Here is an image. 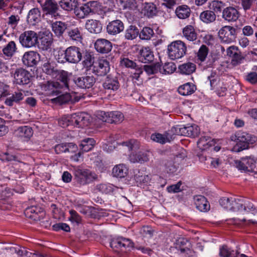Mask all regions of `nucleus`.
<instances>
[{"mask_svg":"<svg viewBox=\"0 0 257 257\" xmlns=\"http://www.w3.org/2000/svg\"><path fill=\"white\" fill-rule=\"evenodd\" d=\"M58 79L60 82L52 81L48 83L47 87L51 91L50 94L53 95L60 94L61 93L59 90L60 89H67L69 88V78L67 72L61 71Z\"/></svg>","mask_w":257,"mask_h":257,"instance_id":"1","label":"nucleus"},{"mask_svg":"<svg viewBox=\"0 0 257 257\" xmlns=\"http://www.w3.org/2000/svg\"><path fill=\"white\" fill-rule=\"evenodd\" d=\"M168 55L171 60H177L183 57L187 52L186 44L180 40L172 42L168 46Z\"/></svg>","mask_w":257,"mask_h":257,"instance_id":"2","label":"nucleus"},{"mask_svg":"<svg viewBox=\"0 0 257 257\" xmlns=\"http://www.w3.org/2000/svg\"><path fill=\"white\" fill-rule=\"evenodd\" d=\"M237 144L234 148V151L240 152L248 149L249 144H252L256 141V138L246 132H238L235 135Z\"/></svg>","mask_w":257,"mask_h":257,"instance_id":"3","label":"nucleus"},{"mask_svg":"<svg viewBox=\"0 0 257 257\" xmlns=\"http://www.w3.org/2000/svg\"><path fill=\"white\" fill-rule=\"evenodd\" d=\"M89 116L84 112L75 113L65 119L66 126L74 125L77 127H83L88 125Z\"/></svg>","mask_w":257,"mask_h":257,"instance_id":"4","label":"nucleus"},{"mask_svg":"<svg viewBox=\"0 0 257 257\" xmlns=\"http://www.w3.org/2000/svg\"><path fill=\"white\" fill-rule=\"evenodd\" d=\"M74 179L81 185L90 183L95 179V174L89 170L77 168L74 172Z\"/></svg>","mask_w":257,"mask_h":257,"instance_id":"5","label":"nucleus"},{"mask_svg":"<svg viewBox=\"0 0 257 257\" xmlns=\"http://www.w3.org/2000/svg\"><path fill=\"white\" fill-rule=\"evenodd\" d=\"M236 29L230 26L222 27L218 32L220 41L226 44L233 42L236 38Z\"/></svg>","mask_w":257,"mask_h":257,"instance_id":"6","label":"nucleus"},{"mask_svg":"<svg viewBox=\"0 0 257 257\" xmlns=\"http://www.w3.org/2000/svg\"><path fill=\"white\" fill-rule=\"evenodd\" d=\"M64 59L71 63H77L82 59V50L76 46H70L65 51Z\"/></svg>","mask_w":257,"mask_h":257,"instance_id":"7","label":"nucleus"},{"mask_svg":"<svg viewBox=\"0 0 257 257\" xmlns=\"http://www.w3.org/2000/svg\"><path fill=\"white\" fill-rule=\"evenodd\" d=\"M98 118L103 122L110 123H120L123 120V115L121 112L118 111L105 112L100 111L98 114Z\"/></svg>","mask_w":257,"mask_h":257,"instance_id":"8","label":"nucleus"},{"mask_svg":"<svg viewBox=\"0 0 257 257\" xmlns=\"http://www.w3.org/2000/svg\"><path fill=\"white\" fill-rule=\"evenodd\" d=\"M19 40L23 47L30 48L35 46L37 43L38 36L34 31H27L20 35Z\"/></svg>","mask_w":257,"mask_h":257,"instance_id":"9","label":"nucleus"},{"mask_svg":"<svg viewBox=\"0 0 257 257\" xmlns=\"http://www.w3.org/2000/svg\"><path fill=\"white\" fill-rule=\"evenodd\" d=\"M42 9L46 15L52 18L57 19L61 16L58 4L52 0L46 1L42 5Z\"/></svg>","mask_w":257,"mask_h":257,"instance_id":"10","label":"nucleus"},{"mask_svg":"<svg viewBox=\"0 0 257 257\" xmlns=\"http://www.w3.org/2000/svg\"><path fill=\"white\" fill-rule=\"evenodd\" d=\"M91 67L92 72L98 76L105 75L110 69L109 62L104 59L94 62Z\"/></svg>","mask_w":257,"mask_h":257,"instance_id":"11","label":"nucleus"},{"mask_svg":"<svg viewBox=\"0 0 257 257\" xmlns=\"http://www.w3.org/2000/svg\"><path fill=\"white\" fill-rule=\"evenodd\" d=\"M11 74L14 78V83L17 84H27L30 82V74L23 68H18L14 72L12 71Z\"/></svg>","mask_w":257,"mask_h":257,"instance_id":"12","label":"nucleus"},{"mask_svg":"<svg viewBox=\"0 0 257 257\" xmlns=\"http://www.w3.org/2000/svg\"><path fill=\"white\" fill-rule=\"evenodd\" d=\"M175 133L177 135L188 137L197 136L199 133V128L196 124L187 126H177L174 128Z\"/></svg>","mask_w":257,"mask_h":257,"instance_id":"13","label":"nucleus"},{"mask_svg":"<svg viewBox=\"0 0 257 257\" xmlns=\"http://www.w3.org/2000/svg\"><path fill=\"white\" fill-rule=\"evenodd\" d=\"M112 248L120 249L122 251H129L133 247V243L129 239L119 237L113 239L110 242Z\"/></svg>","mask_w":257,"mask_h":257,"instance_id":"14","label":"nucleus"},{"mask_svg":"<svg viewBox=\"0 0 257 257\" xmlns=\"http://www.w3.org/2000/svg\"><path fill=\"white\" fill-rule=\"evenodd\" d=\"M74 82L80 88H89L94 85L95 82V78L93 76H82L75 77Z\"/></svg>","mask_w":257,"mask_h":257,"instance_id":"15","label":"nucleus"},{"mask_svg":"<svg viewBox=\"0 0 257 257\" xmlns=\"http://www.w3.org/2000/svg\"><path fill=\"white\" fill-rule=\"evenodd\" d=\"M94 3L93 2H90L80 7H77L76 5L74 9V13L75 16L79 19L85 18L90 13L93 12L90 7Z\"/></svg>","mask_w":257,"mask_h":257,"instance_id":"16","label":"nucleus"},{"mask_svg":"<svg viewBox=\"0 0 257 257\" xmlns=\"http://www.w3.org/2000/svg\"><path fill=\"white\" fill-rule=\"evenodd\" d=\"M39 60V54L35 51L26 52L22 58L24 64L28 67H32L35 65Z\"/></svg>","mask_w":257,"mask_h":257,"instance_id":"17","label":"nucleus"},{"mask_svg":"<svg viewBox=\"0 0 257 257\" xmlns=\"http://www.w3.org/2000/svg\"><path fill=\"white\" fill-rule=\"evenodd\" d=\"M40 48L43 50H48L50 48L53 42L52 34L48 31L42 32L40 35Z\"/></svg>","mask_w":257,"mask_h":257,"instance_id":"18","label":"nucleus"},{"mask_svg":"<svg viewBox=\"0 0 257 257\" xmlns=\"http://www.w3.org/2000/svg\"><path fill=\"white\" fill-rule=\"evenodd\" d=\"M150 154L149 152L142 151L133 153L130 155L129 159L132 163L143 164L149 160Z\"/></svg>","mask_w":257,"mask_h":257,"instance_id":"19","label":"nucleus"},{"mask_svg":"<svg viewBox=\"0 0 257 257\" xmlns=\"http://www.w3.org/2000/svg\"><path fill=\"white\" fill-rule=\"evenodd\" d=\"M94 46L96 51L102 53H107L110 52L112 49L111 42L104 39L97 40Z\"/></svg>","mask_w":257,"mask_h":257,"instance_id":"20","label":"nucleus"},{"mask_svg":"<svg viewBox=\"0 0 257 257\" xmlns=\"http://www.w3.org/2000/svg\"><path fill=\"white\" fill-rule=\"evenodd\" d=\"M123 29V24L118 20L109 22L106 27L107 32L111 35H116L122 31Z\"/></svg>","mask_w":257,"mask_h":257,"instance_id":"21","label":"nucleus"},{"mask_svg":"<svg viewBox=\"0 0 257 257\" xmlns=\"http://www.w3.org/2000/svg\"><path fill=\"white\" fill-rule=\"evenodd\" d=\"M239 17L238 11L234 7H228L223 10L222 18L228 22L235 21Z\"/></svg>","mask_w":257,"mask_h":257,"instance_id":"22","label":"nucleus"},{"mask_svg":"<svg viewBox=\"0 0 257 257\" xmlns=\"http://www.w3.org/2000/svg\"><path fill=\"white\" fill-rule=\"evenodd\" d=\"M138 59L142 63H150L153 61L154 55L149 47H144L140 51Z\"/></svg>","mask_w":257,"mask_h":257,"instance_id":"23","label":"nucleus"},{"mask_svg":"<svg viewBox=\"0 0 257 257\" xmlns=\"http://www.w3.org/2000/svg\"><path fill=\"white\" fill-rule=\"evenodd\" d=\"M103 86L105 89L114 91L119 89L120 84L116 77L109 75L106 77L103 84Z\"/></svg>","mask_w":257,"mask_h":257,"instance_id":"24","label":"nucleus"},{"mask_svg":"<svg viewBox=\"0 0 257 257\" xmlns=\"http://www.w3.org/2000/svg\"><path fill=\"white\" fill-rule=\"evenodd\" d=\"M25 97V94L22 90L15 91L10 96L7 97L5 101V104L9 106H12L14 103H19Z\"/></svg>","mask_w":257,"mask_h":257,"instance_id":"25","label":"nucleus"},{"mask_svg":"<svg viewBox=\"0 0 257 257\" xmlns=\"http://www.w3.org/2000/svg\"><path fill=\"white\" fill-rule=\"evenodd\" d=\"M196 208L200 211H207L210 209V205L205 197L202 195H196L194 197Z\"/></svg>","mask_w":257,"mask_h":257,"instance_id":"26","label":"nucleus"},{"mask_svg":"<svg viewBox=\"0 0 257 257\" xmlns=\"http://www.w3.org/2000/svg\"><path fill=\"white\" fill-rule=\"evenodd\" d=\"M33 131L31 127L27 125L20 126L15 131L16 136L29 140L33 136Z\"/></svg>","mask_w":257,"mask_h":257,"instance_id":"27","label":"nucleus"},{"mask_svg":"<svg viewBox=\"0 0 257 257\" xmlns=\"http://www.w3.org/2000/svg\"><path fill=\"white\" fill-rule=\"evenodd\" d=\"M128 173V168L123 164L115 165L112 169V173L113 176L117 178H124Z\"/></svg>","mask_w":257,"mask_h":257,"instance_id":"28","label":"nucleus"},{"mask_svg":"<svg viewBox=\"0 0 257 257\" xmlns=\"http://www.w3.org/2000/svg\"><path fill=\"white\" fill-rule=\"evenodd\" d=\"M85 28L91 33H99L102 30V26L98 21L88 20L85 24Z\"/></svg>","mask_w":257,"mask_h":257,"instance_id":"29","label":"nucleus"},{"mask_svg":"<svg viewBox=\"0 0 257 257\" xmlns=\"http://www.w3.org/2000/svg\"><path fill=\"white\" fill-rule=\"evenodd\" d=\"M215 144V140L208 137H202L197 142L198 148L202 151L207 150Z\"/></svg>","mask_w":257,"mask_h":257,"instance_id":"30","label":"nucleus"},{"mask_svg":"<svg viewBox=\"0 0 257 257\" xmlns=\"http://www.w3.org/2000/svg\"><path fill=\"white\" fill-rule=\"evenodd\" d=\"M142 13L148 17H152L157 13V8L152 3H145L143 4Z\"/></svg>","mask_w":257,"mask_h":257,"instance_id":"31","label":"nucleus"},{"mask_svg":"<svg viewBox=\"0 0 257 257\" xmlns=\"http://www.w3.org/2000/svg\"><path fill=\"white\" fill-rule=\"evenodd\" d=\"M41 19V12L39 9L34 8L31 10L27 16V21L32 25L39 22Z\"/></svg>","mask_w":257,"mask_h":257,"instance_id":"32","label":"nucleus"},{"mask_svg":"<svg viewBox=\"0 0 257 257\" xmlns=\"http://www.w3.org/2000/svg\"><path fill=\"white\" fill-rule=\"evenodd\" d=\"M216 18V16L214 12L210 10L204 11L200 15L201 21L206 24H209L214 22Z\"/></svg>","mask_w":257,"mask_h":257,"instance_id":"33","label":"nucleus"},{"mask_svg":"<svg viewBox=\"0 0 257 257\" xmlns=\"http://www.w3.org/2000/svg\"><path fill=\"white\" fill-rule=\"evenodd\" d=\"M51 27L53 32L57 36H62L64 31L68 29L66 24L61 21H57L52 23Z\"/></svg>","mask_w":257,"mask_h":257,"instance_id":"34","label":"nucleus"},{"mask_svg":"<svg viewBox=\"0 0 257 257\" xmlns=\"http://www.w3.org/2000/svg\"><path fill=\"white\" fill-rule=\"evenodd\" d=\"M178 69L181 73L185 75H190L196 70V65L191 62H188L180 65Z\"/></svg>","mask_w":257,"mask_h":257,"instance_id":"35","label":"nucleus"},{"mask_svg":"<svg viewBox=\"0 0 257 257\" xmlns=\"http://www.w3.org/2000/svg\"><path fill=\"white\" fill-rule=\"evenodd\" d=\"M196 87L192 83H187L180 86L178 89V92L182 95H189L192 94L195 90Z\"/></svg>","mask_w":257,"mask_h":257,"instance_id":"36","label":"nucleus"},{"mask_svg":"<svg viewBox=\"0 0 257 257\" xmlns=\"http://www.w3.org/2000/svg\"><path fill=\"white\" fill-rule=\"evenodd\" d=\"M67 33L70 39L72 40L80 41L82 39V34L79 28H68Z\"/></svg>","mask_w":257,"mask_h":257,"instance_id":"37","label":"nucleus"},{"mask_svg":"<svg viewBox=\"0 0 257 257\" xmlns=\"http://www.w3.org/2000/svg\"><path fill=\"white\" fill-rule=\"evenodd\" d=\"M16 43L13 41H10L3 49L4 54L9 57H11L17 51Z\"/></svg>","mask_w":257,"mask_h":257,"instance_id":"38","label":"nucleus"},{"mask_svg":"<svg viewBox=\"0 0 257 257\" xmlns=\"http://www.w3.org/2000/svg\"><path fill=\"white\" fill-rule=\"evenodd\" d=\"M183 36L189 41H193L197 39V34L191 25L186 26L183 31Z\"/></svg>","mask_w":257,"mask_h":257,"instance_id":"39","label":"nucleus"},{"mask_svg":"<svg viewBox=\"0 0 257 257\" xmlns=\"http://www.w3.org/2000/svg\"><path fill=\"white\" fill-rule=\"evenodd\" d=\"M175 12L179 18L184 19L190 16V9L188 6L184 5L178 7Z\"/></svg>","mask_w":257,"mask_h":257,"instance_id":"40","label":"nucleus"},{"mask_svg":"<svg viewBox=\"0 0 257 257\" xmlns=\"http://www.w3.org/2000/svg\"><path fill=\"white\" fill-rule=\"evenodd\" d=\"M60 7L64 10L70 11L73 10L77 5V0H61L59 2Z\"/></svg>","mask_w":257,"mask_h":257,"instance_id":"41","label":"nucleus"},{"mask_svg":"<svg viewBox=\"0 0 257 257\" xmlns=\"http://www.w3.org/2000/svg\"><path fill=\"white\" fill-rule=\"evenodd\" d=\"M95 141L92 138H86L81 141L80 146L83 151H90L95 145Z\"/></svg>","mask_w":257,"mask_h":257,"instance_id":"42","label":"nucleus"},{"mask_svg":"<svg viewBox=\"0 0 257 257\" xmlns=\"http://www.w3.org/2000/svg\"><path fill=\"white\" fill-rule=\"evenodd\" d=\"M160 72L164 74H170L173 73L176 69L175 64L173 62L166 63L161 67L159 68Z\"/></svg>","mask_w":257,"mask_h":257,"instance_id":"43","label":"nucleus"},{"mask_svg":"<svg viewBox=\"0 0 257 257\" xmlns=\"http://www.w3.org/2000/svg\"><path fill=\"white\" fill-rule=\"evenodd\" d=\"M178 244L182 246L180 248L181 253L183 254L186 253L187 254L192 253V251L190 249L191 244L187 239L180 238L178 240Z\"/></svg>","mask_w":257,"mask_h":257,"instance_id":"44","label":"nucleus"},{"mask_svg":"<svg viewBox=\"0 0 257 257\" xmlns=\"http://www.w3.org/2000/svg\"><path fill=\"white\" fill-rule=\"evenodd\" d=\"M139 34V30L134 26H131L125 31V38L128 40L135 39Z\"/></svg>","mask_w":257,"mask_h":257,"instance_id":"45","label":"nucleus"},{"mask_svg":"<svg viewBox=\"0 0 257 257\" xmlns=\"http://www.w3.org/2000/svg\"><path fill=\"white\" fill-rule=\"evenodd\" d=\"M245 163L248 168V172H257V166L255 163V159L252 157H246Z\"/></svg>","mask_w":257,"mask_h":257,"instance_id":"46","label":"nucleus"},{"mask_svg":"<svg viewBox=\"0 0 257 257\" xmlns=\"http://www.w3.org/2000/svg\"><path fill=\"white\" fill-rule=\"evenodd\" d=\"M154 34L152 29L150 27H145L140 33V38L142 40H150Z\"/></svg>","mask_w":257,"mask_h":257,"instance_id":"47","label":"nucleus"},{"mask_svg":"<svg viewBox=\"0 0 257 257\" xmlns=\"http://www.w3.org/2000/svg\"><path fill=\"white\" fill-rule=\"evenodd\" d=\"M135 179L137 183L140 184H145L149 182L151 178L149 175L143 174L142 173L139 172L135 174Z\"/></svg>","mask_w":257,"mask_h":257,"instance_id":"48","label":"nucleus"},{"mask_svg":"<svg viewBox=\"0 0 257 257\" xmlns=\"http://www.w3.org/2000/svg\"><path fill=\"white\" fill-rule=\"evenodd\" d=\"M236 255H234L233 251L231 250L226 245H223L220 248L219 255L221 257H235L238 252H236Z\"/></svg>","mask_w":257,"mask_h":257,"instance_id":"49","label":"nucleus"},{"mask_svg":"<svg viewBox=\"0 0 257 257\" xmlns=\"http://www.w3.org/2000/svg\"><path fill=\"white\" fill-rule=\"evenodd\" d=\"M232 200H233V197H223L220 199L219 203L220 205L224 208L228 210L232 211V206H231V204L232 203Z\"/></svg>","mask_w":257,"mask_h":257,"instance_id":"50","label":"nucleus"},{"mask_svg":"<svg viewBox=\"0 0 257 257\" xmlns=\"http://www.w3.org/2000/svg\"><path fill=\"white\" fill-rule=\"evenodd\" d=\"M140 234L144 238L149 239L153 234V230L149 226H144L140 230Z\"/></svg>","mask_w":257,"mask_h":257,"instance_id":"51","label":"nucleus"},{"mask_svg":"<svg viewBox=\"0 0 257 257\" xmlns=\"http://www.w3.org/2000/svg\"><path fill=\"white\" fill-rule=\"evenodd\" d=\"M224 7L225 4L221 1H213L210 4V8L213 10L212 11L214 12V13L221 12Z\"/></svg>","mask_w":257,"mask_h":257,"instance_id":"52","label":"nucleus"},{"mask_svg":"<svg viewBox=\"0 0 257 257\" xmlns=\"http://www.w3.org/2000/svg\"><path fill=\"white\" fill-rule=\"evenodd\" d=\"M208 53V49L206 45H202L198 52L197 56L201 61H204Z\"/></svg>","mask_w":257,"mask_h":257,"instance_id":"53","label":"nucleus"},{"mask_svg":"<svg viewBox=\"0 0 257 257\" xmlns=\"http://www.w3.org/2000/svg\"><path fill=\"white\" fill-rule=\"evenodd\" d=\"M43 70L46 74L55 76L57 74V71L52 67L49 62L45 63L43 65Z\"/></svg>","mask_w":257,"mask_h":257,"instance_id":"54","label":"nucleus"},{"mask_svg":"<svg viewBox=\"0 0 257 257\" xmlns=\"http://www.w3.org/2000/svg\"><path fill=\"white\" fill-rule=\"evenodd\" d=\"M233 200H232V203L231 204V206H232V211H236L242 210L243 200L241 199H237L233 197Z\"/></svg>","mask_w":257,"mask_h":257,"instance_id":"55","label":"nucleus"},{"mask_svg":"<svg viewBox=\"0 0 257 257\" xmlns=\"http://www.w3.org/2000/svg\"><path fill=\"white\" fill-rule=\"evenodd\" d=\"M122 144L123 146L127 147L129 150H136L139 148V142L135 140H131L128 142H123Z\"/></svg>","mask_w":257,"mask_h":257,"instance_id":"56","label":"nucleus"},{"mask_svg":"<svg viewBox=\"0 0 257 257\" xmlns=\"http://www.w3.org/2000/svg\"><path fill=\"white\" fill-rule=\"evenodd\" d=\"M159 64H156L154 65H144L143 69L148 74L151 75L156 73L159 70Z\"/></svg>","mask_w":257,"mask_h":257,"instance_id":"57","label":"nucleus"},{"mask_svg":"<svg viewBox=\"0 0 257 257\" xmlns=\"http://www.w3.org/2000/svg\"><path fill=\"white\" fill-rule=\"evenodd\" d=\"M151 138L153 141L161 144H164L168 141L165 137L160 134H152Z\"/></svg>","mask_w":257,"mask_h":257,"instance_id":"58","label":"nucleus"},{"mask_svg":"<svg viewBox=\"0 0 257 257\" xmlns=\"http://www.w3.org/2000/svg\"><path fill=\"white\" fill-rule=\"evenodd\" d=\"M120 1L123 5V9H134L137 7L135 0H120Z\"/></svg>","mask_w":257,"mask_h":257,"instance_id":"59","label":"nucleus"},{"mask_svg":"<svg viewBox=\"0 0 257 257\" xmlns=\"http://www.w3.org/2000/svg\"><path fill=\"white\" fill-rule=\"evenodd\" d=\"M53 228L54 230L59 231L60 230H63L66 232L70 231V228L69 226L66 223H57L53 225Z\"/></svg>","mask_w":257,"mask_h":257,"instance_id":"60","label":"nucleus"},{"mask_svg":"<svg viewBox=\"0 0 257 257\" xmlns=\"http://www.w3.org/2000/svg\"><path fill=\"white\" fill-rule=\"evenodd\" d=\"M182 184L181 181L178 182L176 184L170 185L167 188V190L169 193H178L181 191L180 186Z\"/></svg>","mask_w":257,"mask_h":257,"instance_id":"61","label":"nucleus"},{"mask_svg":"<svg viewBox=\"0 0 257 257\" xmlns=\"http://www.w3.org/2000/svg\"><path fill=\"white\" fill-rule=\"evenodd\" d=\"M244 57L241 55L240 52L238 51L236 53H234V56L232 57L231 63L233 65H237L240 63Z\"/></svg>","mask_w":257,"mask_h":257,"instance_id":"62","label":"nucleus"},{"mask_svg":"<svg viewBox=\"0 0 257 257\" xmlns=\"http://www.w3.org/2000/svg\"><path fill=\"white\" fill-rule=\"evenodd\" d=\"M245 80L251 84L257 83V73L251 72L248 73L245 76Z\"/></svg>","mask_w":257,"mask_h":257,"instance_id":"63","label":"nucleus"},{"mask_svg":"<svg viewBox=\"0 0 257 257\" xmlns=\"http://www.w3.org/2000/svg\"><path fill=\"white\" fill-rule=\"evenodd\" d=\"M20 21V17L18 15H11L9 17L7 23L8 25L13 27H15L17 25Z\"/></svg>","mask_w":257,"mask_h":257,"instance_id":"64","label":"nucleus"}]
</instances>
